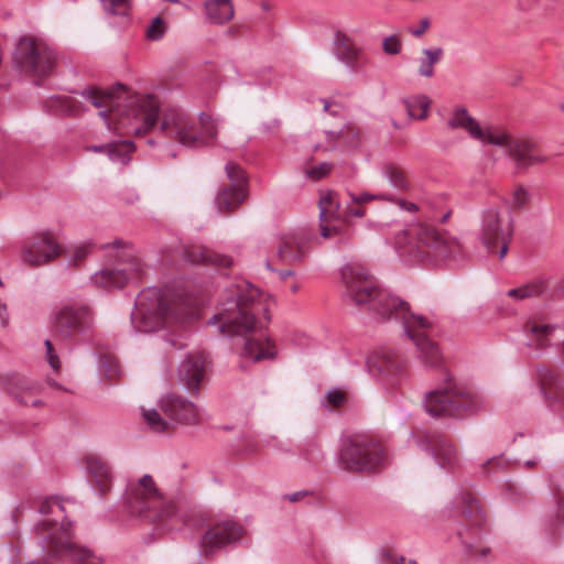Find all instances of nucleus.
Returning <instances> with one entry per match:
<instances>
[{
	"mask_svg": "<svg viewBox=\"0 0 564 564\" xmlns=\"http://www.w3.org/2000/svg\"><path fill=\"white\" fill-rule=\"evenodd\" d=\"M279 127H280V120L272 119L269 122L262 123L261 129L264 132H274Z\"/></svg>",
	"mask_w": 564,
	"mask_h": 564,
	"instance_id": "obj_55",
	"label": "nucleus"
},
{
	"mask_svg": "<svg viewBox=\"0 0 564 564\" xmlns=\"http://www.w3.org/2000/svg\"><path fill=\"white\" fill-rule=\"evenodd\" d=\"M276 354V347L269 338H248L242 351L243 357L254 362L274 359Z\"/></svg>",
	"mask_w": 564,
	"mask_h": 564,
	"instance_id": "obj_27",
	"label": "nucleus"
},
{
	"mask_svg": "<svg viewBox=\"0 0 564 564\" xmlns=\"http://www.w3.org/2000/svg\"><path fill=\"white\" fill-rule=\"evenodd\" d=\"M227 177L231 182L229 187H239L247 191V176L243 170L234 162H228L225 166Z\"/></svg>",
	"mask_w": 564,
	"mask_h": 564,
	"instance_id": "obj_40",
	"label": "nucleus"
},
{
	"mask_svg": "<svg viewBox=\"0 0 564 564\" xmlns=\"http://www.w3.org/2000/svg\"><path fill=\"white\" fill-rule=\"evenodd\" d=\"M486 524V517L478 503H470L463 511L458 536L466 551L477 558H486L491 553V547L484 542Z\"/></svg>",
	"mask_w": 564,
	"mask_h": 564,
	"instance_id": "obj_14",
	"label": "nucleus"
},
{
	"mask_svg": "<svg viewBox=\"0 0 564 564\" xmlns=\"http://www.w3.org/2000/svg\"><path fill=\"white\" fill-rule=\"evenodd\" d=\"M142 417L148 427L153 432L162 433L172 427L171 420L163 417L155 409H142Z\"/></svg>",
	"mask_w": 564,
	"mask_h": 564,
	"instance_id": "obj_38",
	"label": "nucleus"
},
{
	"mask_svg": "<svg viewBox=\"0 0 564 564\" xmlns=\"http://www.w3.org/2000/svg\"><path fill=\"white\" fill-rule=\"evenodd\" d=\"M348 196L350 198L351 204L355 205H364L371 200H384L390 199V193H378L372 194L369 192L354 193L348 192Z\"/></svg>",
	"mask_w": 564,
	"mask_h": 564,
	"instance_id": "obj_44",
	"label": "nucleus"
},
{
	"mask_svg": "<svg viewBox=\"0 0 564 564\" xmlns=\"http://www.w3.org/2000/svg\"><path fill=\"white\" fill-rule=\"evenodd\" d=\"M205 19L217 25H223L232 20L235 15L234 3L231 0H205Z\"/></svg>",
	"mask_w": 564,
	"mask_h": 564,
	"instance_id": "obj_28",
	"label": "nucleus"
},
{
	"mask_svg": "<svg viewBox=\"0 0 564 564\" xmlns=\"http://www.w3.org/2000/svg\"><path fill=\"white\" fill-rule=\"evenodd\" d=\"M346 215L349 216V217H357V218H361V217H365L366 216V209L360 207V206H351V205H348L346 207V210H345Z\"/></svg>",
	"mask_w": 564,
	"mask_h": 564,
	"instance_id": "obj_53",
	"label": "nucleus"
},
{
	"mask_svg": "<svg viewBox=\"0 0 564 564\" xmlns=\"http://www.w3.org/2000/svg\"><path fill=\"white\" fill-rule=\"evenodd\" d=\"M381 174L397 192H409L411 189V182L406 172L399 165L388 163L382 166Z\"/></svg>",
	"mask_w": 564,
	"mask_h": 564,
	"instance_id": "obj_33",
	"label": "nucleus"
},
{
	"mask_svg": "<svg viewBox=\"0 0 564 564\" xmlns=\"http://www.w3.org/2000/svg\"><path fill=\"white\" fill-rule=\"evenodd\" d=\"M501 132L506 135V140L502 144H498L497 147L505 148L519 167L540 164L546 160L545 156L536 153V145L531 140L512 139L503 129H501Z\"/></svg>",
	"mask_w": 564,
	"mask_h": 564,
	"instance_id": "obj_23",
	"label": "nucleus"
},
{
	"mask_svg": "<svg viewBox=\"0 0 564 564\" xmlns=\"http://www.w3.org/2000/svg\"><path fill=\"white\" fill-rule=\"evenodd\" d=\"M89 245H75L62 248L61 254H64L67 258L69 264L76 265L89 253Z\"/></svg>",
	"mask_w": 564,
	"mask_h": 564,
	"instance_id": "obj_42",
	"label": "nucleus"
},
{
	"mask_svg": "<svg viewBox=\"0 0 564 564\" xmlns=\"http://www.w3.org/2000/svg\"><path fill=\"white\" fill-rule=\"evenodd\" d=\"M327 221H321V236L325 239H328L339 232V228L337 227H328L326 225Z\"/></svg>",
	"mask_w": 564,
	"mask_h": 564,
	"instance_id": "obj_52",
	"label": "nucleus"
},
{
	"mask_svg": "<svg viewBox=\"0 0 564 564\" xmlns=\"http://www.w3.org/2000/svg\"><path fill=\"white\" fill-rule=\"evenodd\" d=\"M546 288L547 285L545 280H536L519 288L511 289L507 294L508 296L517 300H524L543 294Z\"/></svg>",
	"mask_w": 564,
	"mask_h": 564,
	"instance_id": "obj_37",
	"label": "nucleus"
},
{
	"mask_svg": "<svg viewBox=\"0 0 564 564\" xmlns=\"http://www.w3.org/2000/svg\"><path fill=\"white\" fill-rule=\"evenodd\" d=\"M368 371L393 388L402 376L403 360L391 349L382 348L372 352L367 359Z\"/></svg>",
	"mask_w": 564,
	"mask_h": 564,
	"instance_id": "obj_16",
	"label": "nucleus"
},
{
	"mask_svg": "<svg viewBox=\"0 0 564 564\" xmlns=\"http://www.w3.org/2000/svg\"><path fill=\"white\" fill-rule=\"evenodd\" d=\"M166 32L165 22L162 18L156 17L152 20L150 25L147 29V36L150 40L159 41L161 40Z\"/></svg>",
	"mask_w": 564,
	"mask_h": 564,
	"instance_id": "obj_46",
	"label": "nucleus"
},
{
	"mask_svg": "<svg viewBox=\"0 0 564 564\" xmlns=\"http://www.w3.org/2000/svg\"><path fill=\"white\" fill-rule=\"evenodd\" d=\"M417 445L430 452L441 467H454L458 463L456 449L440 434L424 432L417 436Z\"/></svg>",
	"mask_w": 564,
	"mask_h": 564,
	"instance_id": "obj_22",
	"label": "nucleus"
},
{
	"mask_svg": "<svg viewBox=\"0 0 564 564\" xmlns=\"http://www.w3.org/2000/svg\"><path fill=\"white\" fill-rule=\"evenodd\" d=\"M206 356L203 352L189 354L178 367V381L187 391L197 392L205 377Z\"/></svg>",
	"mask_w": 564,
	"mask_h": 564,
	"instance_id": "obj_24",
	"label": "nucleus"
},
{
	"mask_svg": "<svg viewBox=\"0 0 564 564\" xmlns=\"http://www.w3.org/2000/svg\"><path fill=\"white\" fill-rule=\"evenodd\" d=\"M159 408L171 420L172 426L197 425L203 422V411L192 401L181 395H167L161 399Z\"/></svg>",
	"mask_w": 564,
	"mask_h": 564,
	"instance_id": "obj_18",
	"label": "nucleus"
},
{
	"mask_svg": "<svg viewBox=\"0 0 564 564\" xmlns=\"http://www.w3.org/2000/svg\"><path fill=\"white\" fill-rule=\"evenodd\" d=\"M293 274H294V272L291 270H285V271L279 272V276L281 278V280H285L286 278L292 276Z\"/></svg>",
	"mask_w": 564,
	"mask_h": 564,
	"instance_id": "obj_60",
	"label": "nucleus"
},
{
	"mask_svg": "<svg viewBox=\"0 0 564 564\" xmlns=\"http://www.w3.org/2000/svg\"><path fill=\"white\" fill-rule=\"evenodd\" d=\"M108 15H126L129 10V0H99Z\"/></svg>",
	"mask_w": 564,
	"mask_h": 564,
	"instance_id": "obj_43",
	"label": "nucleus"
},
{
	"mask_svg": "<svg viewBox=\"0 0 564 564\" xmlns=\"http://www.w3.org/2000/svg\"><path fill=\"white\" fill-rule=\"evenodd\" d=\"M82 96L101 109L99 116L105 119L108 129H111L108 110L116 112L118 120L113 129L120 134L144 135L158 123L160 100L153 95L130 96L127 88L118 84L108 91L90 88L84 90Z\"/></svg>",
	"mask_w": 564,
	"mask_h": 564,
	"instance_id": "obj_2",
	"label": "nucleus"
},
{
	"mask_svg": "<svg viewBox=\"0 0 564 564\" xmlns=\"http://www.w3.org/2000/svg\"><path fill=\"white\" fill-rule=\"evenodd\" d=\"M127 503L131 513L149 522L169 519L176 510L175 505L163 496L152 476L148 474L129 484Z\"/></svg>",
	"mask_w": 564,
	"mask_h": 564,
	"instance_id": "obj_8",
	"label": "nucleus"
},
{
	"mask_svg": "<svg viewBox=\"0 0 564 564\" xmlns=\"http://www.w3.org/2000/svg\"><path fill=\"white\" fill-rule=\"evenodd\" d=\"M61 253L62 247L50 234L37 235L28 240L22 247V260L30 267L47 264Z\"/></svg>",
	"mask_w": 564,
	"mask_h": 564,
	"instance_id": "obj_19",
	"label": "nucleus"
},
{
	"mask_svg": "<svg viewBox=\"0 0 564 564\" xmlns=\"http://www.w3.org/2000/svg\"><path fill=\"white\" fill-rule=\"evenodd\" d=\"M339 200L334 192H325L318 199L319 220L332 221L339 219Z\"/></svg>",
	"mask_w": 564,
	"mask_h": 564,
	"instance_id": "obj_35",
	"label": "nucleus"
},
{
	"mask_svg": "<svg viewBox=\"0 0 564 564\" xmlns=\"http://www.w3.org/2000/svg\"><path fill=\"white\" fill-rule=\"evenodd\" d=\"M14 61L26 73L47 76L55 66L56 52L31 37H23L17 45Z\"/></svg>",
	"mask_w": 564,
	"mask_h": 564,
	"instance_id": "obj_13",
	"label": "nucleus"
},
{
	"mask_svg": "<svg viewBox=\"0 0 564 564\" xmlns=\"http://www.w3.org/2000/svg\"><path fill=\"white\" fill-rule=\"evenodd\" d=\"M449 130L462 129L468 135L482 144L498 145L502 144L506 135L499 127H481L479 122L468 112L465 107H455L446 121Z\"/></svg>",
	"mask_w": 564,
	"mask_h": 564,
	"instance_id": "obj_15",
	"label": "nucleus"
},
{
	"mask_svg": "<svg viewBox=\"0 0 564 564\" xmlns=\"http://www.w3.org/2000/svg\"><path fill=\"white\" fill-rule=\"evenodd\" d=\"M39 511L41 518L33 527V534L45 555L64 557L73 564H102L90 549L73 540L70 522L59 498L44 500Z\"/></svg>",
	"mask_w": 564,
	"mask_h": 564,
	"instance_id": "obj_4",
	"label": "nucleus"
},
{
	"mask_svg": "<svg viewBox=\"0 0 564 564\" xmlns=\"http://www.w3.org/2000/svg\"><path fill=\"white\" fill-rule=\"evenodd\" d=\"M108 361H109V366L107 368V376L109 378L119 376L120 375V370H119V367H118L116 360L109 359Z\"/></svg>",
	"mask_w": 564,
	"mask_h": 564,
	"instance_id": "obj_56",
	"label": "nucleus"
},
{
	"mask_svg": "<svg viewBox=\"0 0 564 564\" xmlns=\"http://www.w3.org/2000/svg\"><path fill=\"white\" fill-rule=\"evenodd\" d=\"M539 379L546 401L564 408V373L544 368L540 370Z\"/></svg>",
	"mask_w": 564,
	"mask_h": 564,
	"instance_id": "obj_25",
	"label": "nucleus"
},
{
	"mask_svg": "<svg viewBox=\"0 0 564 564\" xmlns=\"http://www.w3.org/2000/svg\"><path fill=\"white\" fill-rule=\"evenodd\" d=\"M417 242L434 250L435 256L447 258L459 250V242L435 229L432 225L419 223L410 229Z\"/></svg>",
	"mask_w": 564,
	"mask_h": 564,
	"instance_id": "obj_20",
	"label": "nucleus"
},
{
	"mask_svg": "<svg viewBox=\"0 0 564 564\" xmlns=\"http://www.w3.org/2000/svg\"><path fill=\"white\" fill-rule=\"evenodd\" d=\"M332 53L350 72H356L366 59L364 48L357 44L351 35L343 30H337L334 33Z\"/></svg>",
	"mask_w": 564,
	"mask_h": 564,
	"instance_id": "obj_21",
	"label": "nucleus"
},
{
	"mask_svg": "<svg viewBox=\"0 0 564 564\" xmlns=\"http://www.w3.org/2000/svg\"><path fill=\"white\" fill-rule=\"evenodd\" d=\"M539 459L538 458H534V459H530V460H527L525 462V466L527 467H533L538 464Z\"/></svg>",
	"mask_w": 564,
	"mask_h": 564,
	"instance_id": "obj_63",
	"label": "nucleus"
},
{
	"mask_svg": "<svg viewBox=\"0 0 564 564\" xmlns=\"http://www.w3.org/2000/svg\"><path fill=\"white\" fill-rule=\"evenodd\" d=\"M261 8H262L264 11H269L271 7H270L269 2L263 1V2L261 3Z\"/></svg>",
	"mask_w": 564,
	"mask_h": 564,
	"instance_id": "obj_64",
	"label": "nucleus"
},
{
	"mask_svg": "<svg viewBox=\"0 0 564 564\" xmlns=\"http://www.w3.org/2000/svg\"><path fill=\"white\" fill-rule=\"evenodd\" d=\"M52 326L58 337L77 340L93 329L94 313L86 304H63L54 312Z\"/></svg>",
	"mask_w": 564,
	"mask_h": 564,
	"instance_id": "obj_11",
	"label": "nucleus"
},
{
	"mask_svg": "<svg viewBox=\"0 0 564 564\" xmlns=\"http://www.w3.org/2000/svg\"><path fill=\"white\" fill-rule=\"evenodd\" d=\"M160 130L166 138L196 149L209 145L216 139L218 124L205 112L194 117L180 107H169L162 113Z\"/></svg>",
	"mask_w": 564,
	"mask_h": 564,
	"instance_id": "obj_6",
	"label": "nucleus"
},
{
	"mask_svg": "<svg viewBox=\"0 0 564 564\" xmlns=\"http://www.w3.org/2000/svg\"><path fill=\"white\" fill-rule=\"evenodd\" d=\"M193 316L194 310L188 303L169 296L156 288H148L137 296L131 323L137 332L151 333Z\"/></svg>",
	"mask_w": 564,
	"mask_h": 564,
	"instance_id": "obj_5",
	"label": "nucleus"
},
{
	"mask_svg": "<svg viewBox=\"0 0 564 564\" xmlns=\"http://www.w3.org/2000/svg\"><path fill=\"white\" fill-rule=\"evenodd\" d=\"M497 465L498 467L503 468L506 466V462L502 459V456L492 457L485 462L484 468H487L488 470L491 469V465Z\"/></svg>",
	"mask_w": 564,
	"mask_h": 564,
	"instance_id": "obj_54",
	"label": "nucleus"
},
{
	"mask_svg": "<svg viewBox=\"0 0 564 564\" xmlns=\"http://www.w3.org/2000/svg\"><path fill=\"white\" fill-rule=\"evenodd\" d=\"M530 199V192L523 186H518L514 188L511 197L506 202V204L512 210H520L528 206Z\"/></svg>",
	"mask_w": 564,
	"mask_h": 564,
	"instance_id": "obj_41",
	"label": "nucleus"
},
{
	"mask_svg": "<svg viewBox=\"0 0 564 564\" xmlns=\"http://www.w3.org/2000/svg\"><path fill=\"white\" fill-rule=\"evenodd\" d=\"M0 323L6 327L9 323V315L7 313V306L0 303Z\"/></svg>",
	"mask_w": 564,
	"mask_h": 564,
	"instance_id": "obj_57",
	"label": "nucleus"
},
{
	"mask_svg": "<svg viewBox=\"0 0 564 564\" xmlns=\"http://www.w3.org/2000/svg\"><path fill=\"white\" fill-rule=\"evenodd\" d=\"M45 350H46V360L50 365V367L55 371L58 372L61 369V361L57 356V354L54 350L53 344L50 339H46L44 341Z\"/></svg>",
	"mask_w": 564,
	"mask_h": 564,
	"instance_id": "obj_47",
	"label": "nucleus"
},
{
	"mask_svg": "<svg viewBox=\"0 0 564 564\" xmlns=\"http://www.w3.org/2000/svg\"><path fill=\"white\" fill-rule=\"evenodd\" d=\"M553 290L555 294L564 295V278L554 283Z\"/></svg>",
	"mask_w": 564,
	"mask_h": 564,
	"instance_id": "obj_58",
	"label": "nucleus"
},
{
	"mask_svg": "<svg viewBox=\"0 0 564 564\" xmlns=\"http://www.w3.org/2000/svg\"><path fill=\"white\" fill-rule=\"evenodd\" d=\"M86 468L91 475L98 491L106 494L111 487V470L108 464L99 458L88 457Z\"/></svg>",
	"mask_w": 564,
	"mask_h": 564,
	"instance_id": "obj_30",
	"label": "nucleus"
},
{
	"mask_svg": "<svg viewBox=\"0 0 564 564\" xmlns=\"http://www.w3.org/2000/svg\"><path fill=\"white\" fill-rule=\"evenodd\" d=\"M553 330L554 327L535 321H528L523 326L527 345L535 349L543 348L547 344Z\"/></svg>",
	"mask_w": 564,
	"mask_h": 564,
	"instance_id": "obj_31",
	"label": "nucleus"
},
{
	"mask_svg": "<svg viewBox=\"0 0 564 564\" xmlns=\"http://www.w3.org/2000/svg\"><path fill=\"white\" fill-rule=\"evenodd\" d=\"M429 28H430V20L427 18H423L420 20L416 28H413L410 30V33L414 37H421L426 32V30Z\"/></svg>",
	"mask_w": 564,
	"mask_h": 564,
	"instance_id": "obj_50",
	"label": "nucleus"
},
{
	"mask_svg": "<svg viewBox=\"0 0 564 564\" xmlns=\"http://www.w3.org/2000/svg\"><path fill=\"white\" fill-rule=\"evenodd\" d=\"M484 399L474 387L448 382L444 388L430 391L424 399L426 412L432 416H464L476 414Z\"/></svg>",
	"mask_w": 564,
	"mask_h": 564,
	"instance_id": "obj_7",
	"label": "nucleus"
},
{
	"mask_svg": "<svg viewBox=\"0 0 564 564\" xmlns=\"http://www.w3.org/2000/svg\"><path fill=\"white\" fill-rule=\"evenodd\" d=\"M184 256L192 263H209L219 267L231 264V259L228 256L216 253L202 245H192L186 248Z\"/></svg>",
	"mask_w": 564,
	"mask_h": 564,
	"instance_id": "obj_29",
	"label": "nucleus"
},
{
	"mask_svg": "<svg viewBox=\"0 0 564 564\" xmlns=\"http://www.w3.org/2000/svg\"><path fill=\"white\" fill-rule=\"evenodd\" d=\"M307 241L308 237L303 230L283 237L278 248V257L284 262L302 260Z\"/></svg>",
	"mask_w": 564,
	"mask_h": 564,
	"instance_id": "obj_26",
	"label": "nucleus"
},
{
	"mask_svg": "<svg viewBox=\"0 0 564 564\" xmlns=\"http://www.w3.org/2000/svg\"><path fill=\"white\" fill-rule=\"evenodd\" d=\"M332 169V165L329 163H321L318 164L317 166H314L312 167L308 172H307V175L308 177L313 178V180H319L322 177H324L325 175H327L329 173Z\"/></svg>",
	"mask_w": 564,
	"mask_h": 564,
	"instance_id": "obj_49",
	"label": "nucleus"
},
{
	"mask_svg": "<svg viewBox=\"0 0 564 564\" xmlns=\"http://www.w3.org/2000/svg\"><path fill=\"white\" fill-rule=\"evenodd\" d=\"M386 202L393 203L398 205L400 209L409 213H416L419 210V206L415 203L408 202L406 199L397 197L392 194H390V199H386Z\"/></svg>",
	"mask_w": 564,
	"mask_h": 564,
	"instance_id": "obj_48",
	"label": "nucleus"
},
{
	"mask_svg": "<svg viewBox=\"0 0 564 564\" xmlns=\"http://www.w3.org/2000/svg\"><path fill=\"white\" fill-rule=\"evenodd\" d=\"M344 296L359 307L367 308L379 321L401 322L404 334L415 344L420 358L433 367L440 362L438 348L425 335L431 323L422 315L412 314L409 304L387 290L380 289L375 278L359 263H346L341 270Z\"/></svg>",
	"mask_w": 564,
	"mask_h": 564,
	"instance_id": "obj_1",
	"label": "nucleus"
},
{
	"mask_svg": "<svg viewBox=\"0 0 564 564\" xmlns=\"http://www.w3.org/2000/svg\"><path fill=\"white\" fill-rule=\"evenodd\" d=\"M245 529L232 520H225L212 525L200 541V553L209 555L226 545L238 542Z\"/></svg>",
	"mask_w": 564,
	"mask_h": 564,
	"instance_id": "obj_17",
	"label": "nucleus"
},
{
	"mask_svg": "<svg viewBox=\"0 0 564 564\" xmlns=\"http://www.w3.org/2000/svg\"><path fill=\"white\" fill-rule=\"evenodd\" d=\"M247 191L239 187H224L216 196L215 204L219 213L236 209L247 197Z\"/></svg>",
	"mask_w": 564,
	"mask_h": 564,
	"instance_id": "obj_32",
	"label": "nucleus"
},
{
	"mask_svg": "<svg viewBox=\"0 0 564 564\" xmlns=\"http://www.w3.org/2000/svg\"><path fill=\"white\" fill-rule=\"evenodd\" d=\"M387 463L382 446L375 440L355 437L346 442L338 454L341 469L354 473L377 471Z\"/></svg>",
	"mask_w": 564,
	"mask_h": 564,
	"instance_id": "obj_10",
	"label": "nucleus"
},
{
	"mask_svg": "<svg viewBox=\"0 0 564 564\" xmlns=\"http://www.w3.org/2000/svg\"><path fill=\"white\" fill-rule=\"evenodd\" d=\"M300 290V284L297 282H293L291 285H290V291L292 293H296L297 291Z\"/></svg>",
	"mask_w": 564,
	"mask_h": 564,
	"instance_id": "obj_62",
	"label": "nucleus"
},
{
	"mask_svg": "<svg viewBox=\"0 0 564 564\" xmlns=\"http://www.w3.org/2000/svg\"><path fill=\"white\" fill-rule=\"evenodd\" d=\"M115 262L91 275L93 283L104 289H120L128 283L141 281L145 274V265L132 248L116 251Z\"/></svg>",
	"mask_w": 564,
	"mask_h": 564,
	"instance_id": "obj_9",
	"label": "nucleus"
},
{
	"mask_svg": "<svg viewBox=\"0 0 564 564\" xmlns=\"http://www.w3.org/2000/svg\"><path fill=\"white\" fill-rule=\"evenodd\" d=\"M408 115L413 119L423 120L427 117L431 100L425 95L414 96L404 101Z\"/></svg>",
	"mask_w": 564,
	"mask_h": 564,
	"instance_id": "obj_39",
	"label": "nucleus"
},
{
	"mask_svg": "<svg viewBox=\"0 0 564 564\" xmlns=\"http://www.w3.org/2000/svg\"><path fill=\"white\" fill-rule=\"evenodd\" d=\"M382 51L387 55H398L402 51V40L397 34H391L389 36L383 37L382 40Z\"/></svg>",
	"mask_w": 564,
	"mask_h": 564,
	"instance_id": "obj_45",
	"label": "nucleus"
},
{
	"mask_svg": "<svg viewBox=\"0 0 564 564\" xmlns=\"http://www.w3.org/2000/svg\"><path fill=\"white\" fill-rule=\"evenodd\" d=\"M306 495L305 491H297V492H294V494H291L288 496V499L292 502H295V501H299L302 497H304Z\"/></svg>",
	"mask_w": 564,
	"mask_h": 564,
	"instance_id": "obj_59",
	"label": "nucleus"
},
{
	"mask_svg": "<svg viewBox=\"0 0 564 564\" xmlns=\"http://www.w3.org/2000/svg\"><path fill=\"white\" fill-rule=\"evenodd\" d=\"M89 150H91L94 152H105L106 153V144L91 147V148H89Z\"/></svg>",
	"mask_w": 564,
	"mask_h": 564,
	"instance_id": "obj_61",
	"label": "nucleus"
},
{
	"mask_svg": "<svg viewBox=\"0 0 564 564\" xmlns=\"http://www.w3.org/2000/svg\"><path fill=\"white\" fill-rule=\"evenodd\" d=\"M270 321L269 296L246 280L232 283L226 290V299L208 321L219 335H243L264 327Z\"/></svg>",
	"mask_w": 564,
	"mask_h": 564,
	"instance_id": "obj_3",
	"label": "nucleus"
},
{
	"mask_svg": "<svg viewBox=\"0 0 564 564\" xmlns=\"http://www.w3.org/2000/svg\"><path fill=\"white\" fill-rule=\"evenodd\" d=\"M512 235L511 218L505 219L500 210L495 207L482 212L479 238L489 252L495 253L497 249V256L502 260L508 252Z\"/></svg>",
	"mask_w": 564,
	"mask_h": 564,
	"instance_id": "obj_12",
	"label": "nucleus"
},
{
	"mask_svg": "<svg viewBox=\"0 0 564 564\" xmlns=\"http://www.w3.org/2000/svg\"><path fill=\"white\" fill-rule=\"evenodd\" d=\"M133 152V142L130 140L121 142H111L106 144V153L108 158L116 163L126 164L130 161Z\"/></svg>",
	"mask_w": 564,
	"mask_h": 564,
	"instance_id": "obj_36",
	"label": "nucleus"
},
{
	"mask_svg": "<svg viewBox=\"0 0 564 564\" xmlns=\"http://www.w3.org/2000/svg\"><path fill=\"white\" fill-rule=\"evenodd\" d=\"M444 56V50L440 46H432L422 50V57L419 59L417 74L424 78L434 76V65L440 63Z\"/></svg>",
	"mask_w": 564,
	"mask_h": 564,
	"instance_id": "obj_34",
	"label": "nucleus"
},
{
	"mask_svg": "<svg viewBox=\"0 0 564 564\" xmlns=\"http://www.w3.org/2000/svg\"><path fill=\"white\" fill-rule=\"evenodd\" d=\"M327 399L333 405L339 406L345 401V394L339 390H333L328 392Z\"/></svg>",
	"mask_w": 564,
	"mask_h": 564,
	"instance_id": "obj_51",
	"label": "nucleus"
}]
</instances>
